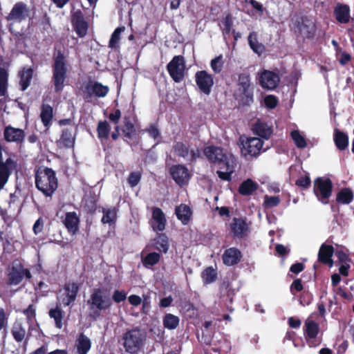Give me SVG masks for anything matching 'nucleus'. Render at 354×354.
Wrapping results in <instances>:
<instances>
[{"label":"nucleus","instance_id":"3","mask_svg":"<svg viewBox=\"0 0 354 354\" xmlns=\"http://www.w3.org/2000/svg\"><path fill=\"white\" fill-rule=\"evenodd\" d=\"M87 303L94 318L100 316V311L109 310L113 304L110 292L102 288L95 289Z\"/></svg>","mask_w":354,"mask_h":354},{"label":"nucleus","instance_id":"64","mask_svg":"<svg viewBox=\"0 0 354 354\" xmlns=\"http://www.w3.org/2000/svg\"><path fill=\"white\" fill-rule=\"evenodd\" d=\"M129 302L134 306H139L142 302V298L136 295H131L128 298Z\"/></svg>","mask_w":354,"mask_h":354},{"label":"nucleus","instance_id":"55","mask_svg":"<svg viewBox=\"0 0 354 354\" xmlns=\"http://www.w3.org/2000/svg\"><path fill=\"white\" fill-rule=\"evenodd\" d=\"M122 132L125 137L131 138L135 132V128L133 124L129 122H126L122 128Z\"/></svg>","mask_w":354,"mask_h":354},{"label":"nucleus","instance_id":"32","mask_svg":"<svg viewBox=\"0 0 354 354\" xmlns=\"http://www.w3.org/2000/svg\"><path fill=\"white\" fill-rule=\"evenodd\" d=\"M155 249L160 252L166 253L169 249L168 238L165 234H159L153 239Z\"/></svg>","mask_w":354,"mask_h":354},{"label":"nucleus","instance_id":"60","mask_svg":"<svg viewBox=\"0 0 354 354\" xmlns=\"http://www.w3.org/2000/svg\"><path fill=\"white\" fill-rule=\"evenodd\" d=\"M313 299V295L309 292H304L299 299L301 305L305 306L310 304Z\"/></svg>","mask_w":354,"mask_h":354},{"label":"nucleus","instance_id":"34","mask_svg":"<svg viewBox=\"0 0 354 354\" xmlns=\"http://www.w3.org/2000/svg\"><path fill=\"white\" fill-rule=\"evenodd\" d=\"M334 141L339 149L344 150L348 146V138L346 134L336 129L335 131Z\"/></svg>","mask_w":354,"mask_h":354},{"label":"nucleus","instance_id":"10","mask_svg":"<svg viewBox=\"0 0 354 354\" xmlns=\"http://www.w3.org/2000/svg\"><path fill=\"white\" fill-rule=\"evenodd\" d=\"M32 275L28 269L21 263H15L8 274V283L10 285H18L25 278L30 279Z\"/></svg>","mask_w":354,"mask_h":354},{"label":"nucleus","instance_id":"18","mask_svg":"<svg viewBox=\"0 0 354 354\" xmlns=\"http://www.w3.org/2000/svg\"><path fill=\"white\" fill-rule=\"evenodd\" d=\"M277 73L265 70L259 77L260 84L262 87L270 90L275 88L279 83Z\"/></svg>","mask_w":354,"mask_h":354},{"label":"nucleus","instance_id":"28","mask_svg":"<svg viewBox=\"0 0 354 354\" xmlns=\"http://www.w3.org/2000/svg\"><path fill=\"white\" fill-rule=\"evenodd\" d=\"M336 19L342 24H346L350 19V8L347 5H337L334 11Z\"/></svg>","mask_w":354,"mask_h":354},{"label":"nucleus","instance_id":"2","mask_svg":"<svg viewBox=\"0 0 354 354\" xmlns=\"http://www.w3.org/2000/svg\"><path fill=\"white\" fill-rule=\"evenodd\" d=\"M35 184L45 196H50L57 187L55 171L52 169L40 167L35 174Z\"/></svg>","mask_w":354,"mask_h":354},{"label":"nucleus","instance_id":"54","mask_svg":"<svg viewBox=\"0 0 354 354\" xmlns=\"http://www.w3.org/2000/svg\"><path fill=\"white\" fill-rule=\"evenodd\" d=\"M23 313L26 316L28 323H32L35 319V308L33 305H29L28 308L25 309Z\"/></svg>","mask_w":354,"mask_h":354},{"label":"nucleus","instance_id":"24","mask_svg":"<svg viewBox=\"0 0 354 354\" xmlns=\"http://www.w3.org/2000/svg\"><path fill=\"white\" fill-rule=\"evenodd\" d=\"M241 252L236 248L226 250L223 254L224 264L230 266L238 263L241 259Z\"/></svg>","mask_w":354,"mask_h":354},{"label":"nucleus","instance_id":"49","mask_svg":"<svg viewBox=\"0 0 354 354\" xmlns=\"http://www.w3.org/2000/svg\"><path fill=\"white\" fill-rule=\"evenodd\" d=\"M232 21L231 17L227 15L225 17V19L221 21V28L223 30V33L225 37L227 35H230L232 29Z\"/></svg>","mask_w":354,"mask_h":354},{"label":"nucleus","instance_id":"38","mask_svg":"<svg viewBox=\"0 0 354 354\" xmlns=\"http://www.w3.org/2000/svg\"><path fill=\"white\" fill-rule=\"evenodd\" d=\"M32 77V70L27 68L20 73V84L21 89L25 91L30 85Z\"/></svg>","mask_w":354,"mask_h":354},{"label":"nucleus","instance_id":"15","mask_svg":"<svg viewBox=\"0 0 354 354\" xmlns=\"http://www.w3.org/2000/svg\"><path fill=\"white\" fill-rule=\"evenodd\" d=\"M25 132L23 129L15 128L11 125L6 126L3 131V137L8 142L22 143L25 139Z\"/></svg>","mask_w":354,"mask_h":354},{"label":"nucleus","instance_id":"14","mask_svg":"<svg viewBox=\"0 0 354 354\" xmlns=\"http://www.w3.org/2000/svg\"><path fill=\"white\" fill-rule=\"evenodd\" d=\"M30 10L27 5L23 2H18L14 5L7 17L8 21L21 22L29 17Z\"/></svg>","mask_w":354,"mask_h":354},{"label":"nucleus","instance_id":"4","mask_svg":"<svg viewBox=\"0 0 354 354\" xmlns=\"http://www.w3.org/2000/svg\"><path fill=\"white\" fill-rule=\"evenodd\" d=\"M146 339V333L138 328L127 330L122 335V344L125 351L130 354H136L145 346Z\"/></svg>","mask_w":354,"mask_h":354},{"label":"nucleus","instance_id":"63","mask_svg":"<svg viewBox=\"0 0 354 354\" xmlns=\"http://www.w3.org/2000/svg\"><path fill=\"white\" fill-rule=\"evenodd\" d=\"M121 117V112L119 109H116L114 112L109 115V119L114 124H118Z\"/></svg>","mask_w":354,"mask_h":354},{"label":"nucleus","instance_id":"25","mask_svg":"<svg viewBox=\"0 0 354 354\" xmlns=\"http://www.w3.org/2000/svg\"><path fill=\"white\" fill-rule=\"evenodd\" d=\"M230 228L234 235L237 237L245 236L248 232V224L241 218H233L230 223Z\"/></svg>","mask_w":354,"mask_h":354},{"label":"nucleus","instance_id":"31","mask_svg":"<svg viewBox=\"0 0 354 354\" xmlns=\"http://www.w3.org/2000/svg\"><path fill=\"white\" fill-rule=\"evenodd\" d=\"M258 188V184L251 179L243 181L239 188L241 194L248 196L252 194Z\"/></svg>","mask_w":354,"mask_h":354},{"label":"nucleus","instance_id":"7","mask_svg":"<svg viewBox=\"0 0 354 354\" xmlns=\"http://www.w3.org/2000/svg\"><path fill=\"white\" fill-rule=\"evenodd\" d=\"M241 142V151L243 156L246 157L250 156L256 157L261 151H264L267 148L263 149V141L259 138L252 137L243 140Z\"/></svg>","mask_w":354,"mask_h":354},{"label":"nucleus","instance_id":"8","mask_svg":"<svg viewBox=\"0 0 354 354\" xmlns=\"http://www.w3.org/2000/svg\"><path fill=\"white\" fill-rule=\"evenodd\" d=\"M168 73L175 82H180L185 77V62L181 55L174 56L167 66Z\"/></svg>","mask_w":354,"mask_h":354},{"label":"nucleus","instance_id":"57","mask_svg":"<svg viewBox=\"0 0 354 354\" xmlns=\"http://www.w3.org/2000/svg\"><path fill=\"white\" fill-rule=\"evenodd\" d=\"M127 295L123 290H115L111 297L112 301L113 300L116 303H120L126 299Z\"/></svg>","mask_w":354,"mask_h":354},{"label":"nucleus","instance_id":"44","mask_svg":"<svg viewBox=\"0 0 354 354\" xmlns=\"http://www.w3.org/2000/svg\"><path fill=\"white\" fill-rule=\"evenodd\" d=\"M49 316L54 319L55 325L58 328L62 327V313L60 308L57 307L50 310Z\"/></svg>","mask_w":354,"mask_h":354},{"label":"nucleus","instance_id":"53","mask_svg":"<svg viewBox=\"0 0 354 354\" xmlns=\"http://www.w3.org/2000/svg\"><path fill=\"white\" fill-rule=\"evenodd\" d=\"M142 311L144 314H147L151 308L150 295L147 294L142 295Z\"/></svg>","mask_w":354,"mask_h":354},{"label":"nucleus","instance_id":"36","mask_svg":"<svg viewBox=\"0 0 354 354\" xmlns=\"http://www.w3.org/2000/svg\"><path fill=\"white\" fill-rule=\"evenodd\" d=\"M319 328L318 324L310 319L305 322V332L306 335L310 338H315L319 332Z\"/></svg>","mask_w":354,"mask_h":354},{"label":"nucleus","instance_id":"56","mask_svg":"<svg viewBox=\"0 0 354 354\" xmlns=\"http://www.w3.org/2000/svg\"><path fill=\"white\" fill-rule=\"evenodd\" d=\"M140 174L139 172H131L128 178V183L131 187L136 186L140 180Z\"/></svg>","mask_w":354,"mask_h":354},{"label":"nucleus","instance_id":"29","mask_svg":"<svg viewBox=\"0 0 354 354\" xmlns=\"http://www.w3.org/2000/svg\"><path fill=\"white\" fill-rule=\"evenodd\" d=\"M75 346L78 354H87L91 348V342L88 337L81 334L76 340Z\"/></svg>","mask_w":354,"mask_h":354},{"label":"nucleus","instance_id":"35","mask_svg":"<svg viewBox=\"0 0 354 354\" xmlns=\"http://www.w3.org/2000/svg\"><path fill=\"white\" fill-rule=\"evenodd\" d=\"M111 127L106 121H100L98 123L97 131V136L103 142L104 140H107L110 133Z\"/></svg>","mask_w":354,"mask_h":354},{"label":"nucleus","instance_id":"45","mask_svg":"<svg viewBox=\"0 0 354 354\" xmlns=\"http://www.w3.org/2000/svg\"><path fill=\"white\" fill-rule=\"evenodd\" d=\"M202 278L205 283H212L216 279V272L212 268H207L202 272Z\"/></svg>","mask_w":354,"mask_h":354},{"label":"nucleus","instance_id":"42","mask_svg":"<svg viewBox=\"0 0 354 354\" xmlns=\"http://www.w3.org/2000/svg\"><path fill=\"white\" fill-rule=\"evenodd\" d=\"M103 216L102 218V223H109L111 224L115 221L116 218V209L115 208L111 209H103Z\"/></svg>","mask_w":354,"mask_h":354},{"label":"nucleus","instance_id":"6","mask_svg":"<svg viewBox=\"0 0 354 354\" xmlns=\"http://www.w3.org/2000/svg\"><path fill=\"white\" fill-rule=\"evenodd\" d=\"M236 99L250 103L252 100L250 77L248 73H241L239 75L237 89L235 93Z\"/></svg>","mask_w":354,"mask_h":354},{"label":"nucleus","instance_id":"33","mask_svg":"<svg viewBox=\"0 0 354 354\" xmlns=\"http://www.w3.org/2000/svg\"><path fill=\"white\" fill-rule=\"evenodd\" d=\"M353 199V193L349 188L342 189L337 194L336 201L341 204H349Z\"/></svg>","mask_w":354,"mask_h":354},{"label":"nucleus","instance_id":"39","mask_svg":"<svg viewBox=\"0 0 354 354\" xmlns=\"http://www.w3.org/2000/svg\"><path fill=\"white\" fill-rule=\"evenodd\" d=\"M40 117L44 126L48 127L53 118V108L49 105H43Z\"/></svg>","mask_w":354,"mask_h":354},{"label":"nucleus","instance_id":"37","mask_svg":"<svg viewBox=\"0 0 354 354\" xmlns=\"http://www.w3.org/2000/svg\"><path fill=\"white\" fill-rule=\"evenodd\" d=\"M250 46L254 53L261 55L264 51V46L257 41V35L255 32H251L248 37Z\"/></svg>","mask_w":354,"mask_h":354},{"label":"nucleus","instance_id":"40","mask_svg":"<svg viewBox=\"0 0 354 354\" xmlns=\"http://www.w3.org/2000/svg\"><path fill=\"white\" fill-rule=\"evenodd\" d=\"M179 324V318L172 314H167L163 318V325L165 328L172 330L177 328Z\"/></svg>","mask_w":354,"mask_h":354},{"label":"nucleus","instance_id":"30","mask_svg":"<svg viewBox=\"0 0 354 354\" xmlns=\"http://www.w3.org/2000/svg\"><path fill=\"white\" fill-rule=\"evenodd\" d=\"M176 214L182 223L186 225L190 220L192 211L189 206L185 204H181L176 207Z\"/></svg>","mask_w":354,"mask_h":354},{"label":"nucleus","instance_id":"52","mask_svg":"<svg viewBox=\"0 0 354 354\" xmlns=\"http://www.w3.org/2000/svg\"><path fill=\"white\" fill-rule=\"evenodd\" d=\"M299 30L304 37H310L314 34V26L312 24L309 26L302 24L299 27Z\"/></svg>","mask_w":354,"mask_h":354},{"label":"nucleus","instance_id":"26","mask_svg":"<svg viewBox=\"0 0 354 354\" xmlns=\"http://www.w3.org/2000/svg\"><path fill=\"white\" fill-rule=\"evenodd\" d=\"M333 252L334 250L333 246L322 244L318 253L319 260L323 263L328 264L330 267H332L333 261L331 257L333 256Z\"/></svg>","mask_w":354,"mask_h":354},{"label":"nucleus","instance_id":"1","mask_svg":"<svg viewBox=\"0 0 354 354\" xmlns=\"http://www.w3.org/2000/svg\"><path fill=\"white\" fill-rule=\"evenodd\" d=\"M204 154L209 161L220 167L221 170L216 172L218 177L221 180L230 181L237 164L234 156L223 148L214 145L205 147Z\"/></svg>","mask_w":354,"mask_h":354},{"label":"nucleus","instance_id":"61","mask_svg":"<svg viewBox=\"0 0 354 354\" xmlns=\"http://www.w3.org/2000/svg\"><path fill=\"white\" fill-rule=\"evenodd\" d=\"M310 184V179L308 176H305L299 178L296 181V185L303 188H307Z\"/></svg>","mask_w":354,"mask_h":354},{"label":"nucleus","instance_id":"58","mask_svg":"<svg viewBox=\"0 0 354 354\" xmlns=\"http://www.w3.org/2000/svg\"><path fill=\"white\" fill-rule=\"evenodd\" d=\"M264 103L268 108L273 109L277 105L278 100L274 95H268L264 98Z\"/></svg>","mask_w":354,"mask_h":354},{"label":"nucleus","instance_id":"62","mask_svg":"<svg viewBox=\"0 0 354 354\" xmlns=\"http://www.w3.org/2000/svg\"><path fill=\"white\" fill-rule=\"evenodd\" d=\"M44 221L41 218H39L33 225V232L35 234L40 233L43 230Z\"/></svg>","mask_w":354,"mask_h":354},{"label":"nucleus","instance_id":"20","mask_svg":"<svg viewBox=\"0 0 354 354\" xmlns=\"http://www.w3.org/2000/svg\"><path fill=\"white\" fill-rule=\"evenodd\" d=\"M151 227L154 231H163L166 225L165 214L159 207L152 208Z\"/></svg>","mask_w":354,"mask_h":354},{"label":"nucleus","instance_id":"9","mask_svg":"<svg viewBox=\"0 0 354 354\" xmlns=\"http://www.w3.org/2000/svg\"><path fill=\"white\" fill-rule=\"evenodd\" d=\"M333 185L330 179L318 178L314 183V193L318 200L324 204L328 203V199L332 193Z\"/></svg>","mask_w":354,"mask_h":354},{"label":"nucleus","instance_id":"43","mask_svg":"<svg viewBox=\"0 0 354 354\" xmlns=\"http://www.w3.org/2000/svg\"><path fill=\"white\" fill-rule=\"evenodd\" d=\"M124 30V27H118L113 32L109 40V46L111 48L118 47V43L120 39V35Z\"/></svg>","mask_w":354,"mask_h":354},{"label":"nucleus","instance_id":"22","mask_svg":"<svg viewBox=\"0 0 354 354\" xmlns=\"http://www.w3.org/2000/svg\"><path fill=\"white\" fill-rule=\"evenodd\" d=\"M63 223L71 234L74 235L78 232L80 218L76 212H67L65 214Z\"/></svg>","mask_w":354,"mask_h":354},{"label":"nucleus","instance_id":"41","mask_svg":"<svg viewBox=\"0 0 354 354\" xmlns=\"http://www.w3.org/2000/svg\"><path fill=\"white\" fill-rule=\"evenodd\" d=\"M291 138L298 148L303 149L306 147V140L304 136L298 130H294L291 132Z\"/></svg>","mask_w":354,"mask_h":354},{"label":"nucleus","instance_id":"27","mask_svg":"<svg viewBox=\"0 0 354 354\" xmlns=\"http://www.w3.org/2000/svg\"><path fill=\"white\" fill-rule=\"evenodd\" d=\"M253 131L257 135L264 139H268L272 133L271 127L260 120L256 122L253 127Z\"/></svg>","mask_w":354,"mask_h":354},{"label":"nucleus","instance_id":"50","mask_svg":"<svg viewBox=\"0 0 354 354\" xmlns=\"http://www.w3.org/2000/svg\"><path fill=\"white\" fill-rule=\"evenodd\" d=\"M7 73L4 69L0 68V96L6 93Z\"/></svg>","mask_w":354,"mask_h":354},{"label":"nucleus","instance_id":"17","mask_svg":"<svg viewBox=\"0 0 354 354\" xmlns=\"http://www.w3.org/2000/svg\"><path fill=\"white\" fill-rule=\"evenodd\" d=\"M109 91V86L95 81H90L85 87V93L88 97H104Z\"/></svg>","mask_w":354,"mask_h":354},{"label":"nucleus","instance_id":"48","mask_svg":"<svg viewBox=\"0 0 354 354\" xmlns=\"http://www.w3.org/2000/svg\"><path fill=\"white\" fill-rule=\"evenodd\" d=\"M280 203L279 196H269L266 195L264 196L263 206L266 208H272L277 206Z\"/></svg>","mask_w":354,"mask_h":354},{"label":"nucleus","instance_id":"23","mask_svg":"<svg viewBox=\"0 0 354 354\" xmlns=\"http://www.w3.org/2000/svg\"><path fill=\"white\" fill-rule=\"evenodd\" d=\"M11 334L14 339L18 342H22L27 336L26 328L21 319L15 321L11 328Z\"/></svg>","mask_w":354,"mask_h":354},{"label":"nucleus","instance_id":"16","mask_svg":"<svg viewBox=\"0 0 354 354\" xmlns=\"http://www.w3.org/2000/svg\"><path fill=\"white\" fill-rule=\"evenodd\" d=\"M170 173L175 182L180 186L186 184L190 178L189 170L182 165L172 166L170 169Z\"/></svg>","mask_w":354,"mask_h":354},{"label":"nucleus","instance_id":"12","mask_svg":"<svg viewBox=\"0 0 354 354\" xmlns=\"http://www.w3.org/2000/svg\"><path fill=\"white\" fill-rule=\"evenodd\" d=\"M79 291V285L74 282L66 283L63 290L58 295V300L64 306H69L73 303Z\"/></svg>","mask_w":354,"mask_h":354},{"label":"nucleus","instance_id":"5","mask_svg":"<svg viewBox=\"0 0 354 354\" xmlns=\"http://www.w3.org/2000/svg\"><path fill=\"white\" fill-rule=\"evenodd\" d=\"M67 72L68 68L65 57L61 51H58L54 58L52 77V82L56 93H59L63 90Z\"/></svg>","mask_w":354,"mask_h":354},{"label":"nucleus","instance_id":"46","mask_svg":"<svg viewBox=\"0 0 354 354\" xmlns=\"http://www.w3.org/2000/svg\"><path fill=\"white\" fill-rule=\"evenodd\" d=\"M210 66L214 73L217 74L221 72L223 66V55L219 56L212 59L210 62Z\"/></svg>","mask_w":354,"mask_h":354},{"label":"nucleus","instance_id":"19","mask_svg":"<svg viewBox=\"0 0 354 354\" xmlns=\"http://www.w3.org/2000/svg\"><path fill=\"white\" fill-rule=\"evenodd\" d=\"M72 23L75 32L80 37H83L86 35L88 24L84 20L81 11L77 10L73 14Z\"/></svg>","mask_w":354,"mask_h":354},{"label":"nucleus","instance_id":"21","mask_svg":"<svg viewBox=\"0 0 354 354\" xmlns=\"http://www.w3.org/2000/svg\"><path fill=\"white\" fill-rule=\"evenodd\" d=\"M175 153L185 159L193 160L199 157L200 151L198 149H192L190 151L188 147L182 142H178L174 146Z\"/></svg>","mask_w":354,"mask_h":354},{"label":"nucleus","instance_id":"47","mask_svg":"<svg viewBox=\"0 0 354 354\" xmlns=\"http://www.w3.org/2000/svg\"><path fill=\"white\" fill-rule=\"evenodd\" d=\"M160 259V255L157 252L149 253L143 259V263L145 266L156 265Z\"/></svg>","mask_w":354,"mask_h":354},{"label":"nucleus","instance_id":"13","mask_svg":"<svg viewBox=\"0 0 354 354\" xmlns=\"http://www.w3.org/2000/svg\"><path fill=\"white\" fill-rule=\"evenodd\" d=\"M195 81L197 86L201 92L205 95L211 93L214 85V79L211 74L206 71H199L195 74Z\"/></svg>","mask_w":354,"mask_h":354},{"label":"nucleus","instance_id":"51","mask_svg":"<svg viewBox=\"0 0 354 354\" xmlns=\"http://www.w3.org/2000/svg\"><path fill=\"white\" fill-rule=\"evenodd\" d=\"M61 139L66 147H71L73 144V134L71 131L68 129L63 131Z\"/></svg>","mask_w":354,"mask_h":354},{"label":"nucleus","instance_id":"11","mask_svg":"<svg viewBox=\"0 0 354 354\" xmlns=\"http://www.w3.org/2000/svg\"><path fill=\"white\" fill-rule=\"evenodd\" d=\"M16 162L11 158L3 160V148L0 146V190L8 180L12 171L16 169Z\"/></svg>","mask_w":354,"mask_h":354},{"label":"nucleus","instance_id":"59","mask_svg":"<svg viewBox=\"0 0 354 354\" xmlns=\"http://www.w3.org/2000/svg\"><path fill=\"white\" fill-rule=\"evenodd\" d=\"M8 315L3 308H0V330L8 326Z\"/></svg>","mask_w":354,"mask_h":354}]
</instances>
